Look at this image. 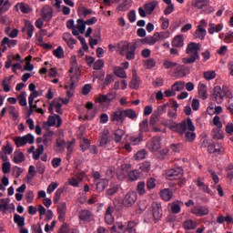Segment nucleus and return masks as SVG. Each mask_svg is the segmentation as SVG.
<instances>
[{
    "instance_id": "603ef678",
    "label": "nucleus",
    "mask_w": 233,
    "mask_h": 233,
    "mask_svg": "<svg viewBox=\"0 0 233 233\" xmlns=\"http://www.w3.org/2000/svg\"><path fill=\"white\" fill-rule=\"evenodd\" d=\"M52 103L56 114H63V110L61 109V106H63V104L61 103V98H55Z\"/></svg>"
},
{
    "instance_id": "c9c22d12",
    "label": "nucleus",
    "mask_w": 233,
    "mask_h": 233,
    "mask_svg": "<svg viewBox=\"0 0 233 233\" xmlns=\"http://www.w3.org/2000/svg\"><path fill=\"white\" fill-rule=\"evenodd\" d=\"M208 5H210V0H195L192 4L195 8L199 10H203Z\"/></svg>"
},
{
    "instance_id": "338daca9",
    "label": "nucleus",
    "mask_w": 233,
    "mask_h": 233,
    "mask_svg": "<svg viewBox=\"0 0 233 233\" xmlns=\"http://www.w3.org/2000/svg\"><path fill=\"white\" fill-rule=\"evenodd\" d=\"M17 99L19 101V105L20 106H26L27 103H26V93L25 92H22L18 96Z\"/></svg>"
},
{
    "instance_id": "39448f33",
    "label": "nucleus",
    "mask_w": 233,
    "mask_h": 233,
    "mask_svg": "<svg viewBox=\"0 0 233 233\" xmlns=\"http://www.w3.org/2000/svg\"><path fill=\"white\" fill-rule=\"evenodd\" d=\"M34 141H35V137H34V135L30 133L24 137H17L15 138V144L16 145L17 148H20V147H25V145H34Z\"/></svg>"
},
{
    "instance_id": "1a4fd4ad",
    "label": "nucleus",
    "mask_w": 233,
    "mask_h": 233,
    "mask_svg": "<svg viewBox=\"0 0 233 233\" xmlns=\"http://www.w3.org/2000/svg\"><path fill=\"white\" fill-rule=\"evenodd\" d=\"M167 179H181L183 177V169L181 167H175L166 172Z\"/></svg>"
},
{
    "instance_id": "09e8293b",
    "label": "nucleus",
    "mask_w": 233,
    "mask_h": 233,
    "mask_svg": "<svg viewBox=\"0 0 233 233\" xmlns=\"http://www.w3.org/2000/svg\"><path fill=\"white\" fill-rule=\"evenodd\" d=\"M130 5H132L131 0H125L117 6L118 12H127L130 8Z\"/></svg>"
},
{
    "instance_id": "423d86ee",
    "label": "nucleus",
    "mask_w": 233,
    "mask_h": 233,
    "mask_svg": "<svg viewBox=\"0 0 233 233\" xmlns=\"http://www.w3.org/2000/svg\"><path fill=\"white\" fill-rule=\"evenodd\" d=\"M136 201H137V193H136V191H130L125 195L122 200V205L128 208L132 207Z\"/></svg>"
},
{
    "instance_id": "dca6fc26",
    "label": "nucleus",
    "mask_w": 233,
    "mask_h": 233,
    "mask_svg": "<svg viewBox=\"0 0 233 233\" xmlns=\"http://www.w3.org/2000/svg\"><path fill=\"white\" fill-rule=\"evenodd\" d=\"M210 209L205 206H195L191 208V214L198 217L208 216Z\"/></svg>"
},
{
    "instance_id": "6e6d98bb",
    "label": "nucleus",
    "mask_w": 233,
    "mask_h": 233,
    "mask_svg": "<svg viewBox=\"0 0 233 233\" xmlns=\"http://www.w3.org/2000/svg\"><path fill=\"white\" fill-rule=\"evenodd\" d=\"M123 136H125V131L123 129L115 130L114 132L115 143H121V139H123Z\"/></svg>"
},
{
    "instance_id": "a878e982",
    "label": "nucleus",
    "mask_w": 233,
    "mask_h": 233,
    "mask_svg": "<svg viewBox=\"0 0 233 233\" xmlns=\"http://www.w3.org/2000/svg\"><path fill=\"white\" fill-rule=\"evenodd\" d=\"M53 139H54V132L47 131L43 136L42 143H44L45 147H50V145H52Z\"/></svg>"
},
{
    "instance_id": "052dcab7",
    "label": "nucleus",
    "mask_w": 233,
    "mask_h": 233,
    "mask_svg": "<svg viewBox=\"0 0 233 233\" xmlns=\"http://www.w3.org/2000/svg\"><path fill=\"white\" fill-rule=\"evenodd\" d=\"M182 205H183V202L181 201L173 202L171 204V211L173 212V214H179V212H181Z\"/></svg>"
},
{
    "instance_id": "e2e57ef3",
    "label": "nucleus",
    "mask_w": 233,
    "mask_h": 233,
    "mask_svg": "<svg viewBox=\"0 0 233 233\" xmlns=\"http://www.w3.org/2000/svg\"><path fill=\"white\" fill-rule=\"evenodd\" d=\"M110 141L108 140V133L105 131L100 135V147H106Z\"/></svg>"
},
{
    "instance_id": "cd10ccee",
    "label": "nucleus",
    "mask_w": 233,
    "mask_h": 233,
    "mask_svg": "<svg viewBox=\"0 0 233 233\" xmlns=\"http://www.w3.org/2000/svg\"><path fill=\"white\" fill-rule=\"evenodd\" d=\"M96 192H103L108 187V180L105 178H100L96 180Z\"/></svg>"
},
{
    "instance_id": "393cba45",
    "label": "nucleus",
    "mask_w": 233,
    "mask_h": 233,
    "mask_svg": "<svg viewBox=\"0 0 233 233\" xmlns=\"http://www.w3.org/2000/svg\"><path fill=\"white\" fill-rule=\"evenodd\" d=\"M208 152H209V154H214L215 156H219V154L223 152V147H221L219 144H210L208 147Z\"/></svg>"
},
{
    "instance_id": "7ed1b4c3",
    "label": "nucleus",
    "mask_w": 233,
    "mask_h": 233,
    "mask_svg": "<svg viewBox=\"0 0 233 233\" xmlns=\"http://www.w3.org/2000/svg\"><path fill=\"white\" fill-rule=\"evenodd\" d=\"M71 68L69 70V85L71 88H74L76 83L79 81V76H81V71L77 68V56H72L70 58Z\"/></svg>"
},
{
    "instance_id": "4d7b16f0",
    "label": "nucleus",
    "mask_w": 233,
    "mask_h": 233,
    "mask_svg": "<svg viewBox=\"0 0 233 233\" xmlns=\"http://www.w3.org/2000/svg\"><path fill=\"white\" fill-rule=\"evenodd\" d=\"M216 71L214 70H208L203 73V77L206 81H212V79H216Z\"/></svg>"
},
{
    "instance_id": "c85d7f7f",
    "label": "nucleus",
    "mask_w": 233,
    "mask_h": 233,
    "mask_svg": "<svg viewBox=\"0 0 233 233\" xmlns=\"http://www.w3.org/2000/svg\"><path fill=\"white\" fill-rule=\"evenodd\" d=\"M139 85H141V79L137 76L136 72H133V77L129 83V87L133 88L134 90H137V88H139Z\"/></svg>"
},
{
    "instance_id": "f3484780",
    "label": "nucleus",
    "mask_w": 233,
    "mask_h": 233,
    "mask_svg": "<svg viewBox=\"0 0 233 233\" xmlns=\"http://www.w3.org/2000/svg\"><path fill=\"white\" fill-rule=\"evenodd\" d=\"M57 214H58V220L61 221V223H64L66 218V202H61L57 206Z\"/></svg>"
},
{
    "instance_id": "b1692460",
    "label": "nucleus",
    "mask_w": 233,
    "mask_h": 233,
    "mask_svg": "<svg viewBox=\"0 0 233 233\" xmlns=\"http://www.w3.org/2000/svg\"><path fill=\"white\" fill-rule=\"evenodd\" d=\"M206 35H207V29H205V27H203L202 25H197V30L194 34V37L196 39H200V41H203Z\"/></svg>"
},
{
    "instance_id": "774afa93",
    "label": "nucleus",
    "mask_w": 233,
    "mask_h": 233,
    "mask_svg": "<svg viewBox=\"0 0 233 233\" xmlns=\"http://www.w3.org/2000/svg\"><path fill=\"white\" fill-rule=\"evenodd\" d=\"M136 227H137V223H136V221H129L127 223V228H126V232L128 231V233H136Z\"/></svg>"
},
{
    "instance_id": "72a5a7b5",
    "label": "nucleus",
    "mask_w": 233,
    "mask_h": 233,
    "mask_svg": "<svg viewBox=\"0 0 233 233\" xmlns=\"http://www.w3.org/2000/svg\"><path fill=\"white\" fill-rule=\"evenodd\" d=\"M183 228H185V230H194V229L198 228V222H196L192 219H187V220L184 221Z\"/></svg>"
},
{
    "instance_id": "9d476101",
    "label": "nucleus",
    "mask_w": 233,
    "mask_h": 233,
    "mask_svg": "<svg viewBox=\"0 0 233 233\" xmlns=\"http://www.w3.org/2000/svg\"><path fill=\"white\" fill-rule=\"evenodd\" d=\"M131 166L130 164H122L117 169H116V177L119 179V181H123L127 179V176H128V170H130Z\"/></svg>"
},
{
    "instance_id": "6e6552de",
    "label": "nucleus",
    "mask_w": 233,
    "mask_h": 233,
    "mask_svg": "<svg viewBox=\"0 0 233 233\" xmlns=\"http://www.w3.org/2000/svg\"><path fill=\"white\" fill-rule=\"evenodd\" d=\"M110 119L112 123H124L125 122V113L124 109L121 107H118L116 110L112 111L110 114Z\"/></svg>"
},
{
    "instance_id": "c03bdc74",
    "label": "nucleus",
    "mask_w": 233,
    "mask_h": 233,
    "mask_svg": "<svg viewBox=\"0 0 233 233\" xmlns=\"http://www.w3.org/2000/svg\"><path fill=\"white\" fill-rule=\"evenodd\" d=\"M157 37V41H165V39H168L170 37V32L168 31H162L155 33Z\"/></svg>"
},
{
    "instance_id": "0eeeda50",
    "label": "nucleus",
    "mask_w": 233,
    "mask_h": 233,
    "mask_svg": "<svg viewBox=\"0 0 233 233\" xmlns=\"http://www.w3.org/2000/svg\"><path fill=\"white\" fill-rule=\"evenodd\" d=\"M150 208L154 221H159L163 218V207H161V204L153 202Z\"/></svg>"
},
{
    "instance_id": "bf43d9fd",
    "label": "nucleus",
    "mask_w": 233,
    "mask_h": 233,
    "mask_svg": "<svg viewBox=\"0 0 233 233\" xmlns=\"http://www.w3.org/2000/svg\"><path fill=\"white\" fill-rule=\"evenodd\" d=\"M43 152H45V147L43 145H39L37 148L35 150V152L33 153V159L37 161V159L41 157V155L43 154Z\"/></svg>"
},
{
    "instance_id": "de8ad7c7",
    "label": "nucleus",
    "mask_w": 233,
    "mask_h": 233,
    "mask_svg": "<svg viewBox=\"0 0 233 233\" xmlns=\"http://www.w3.org/2000/svg\"><path fill=\"white\" fill-rule=\"evenodd\" d=\"M177 65L178 64L177 62H173L170 59H165L163 61V66L166 68V70H172V68H177Z\"/></svg>"
},
{
    "instance_id": "79ce46f5",
    "label": "nucleus",
    "mask_w": 233,
    "mask_h": 233,
    "mask_svg": "<svg viewBox=\"0 0 233 233\" xmlns=\"http://www.w3.org/2000/svg\"><path fill=\"white\" fill-rule=\"evenodd\" d=\"M140 177L141 174L139 173V171H137V169H134L127 173L128 181H137V179H139Z\"/></svg>"
},
{
    "instance_id": "7c9ffc66",
    "label": "nucleus",
    "mask_w": 233,
    "mask_h": 233,
    "mask_svg": "<svg viewBox=\"0 0 233 233\" xmlns=\"http://www.w3.org/2000/svg\"><path fill=\"white\" fill-rule=\"evenodd\" d=\"M25 159V157L24 152H22L21 150L15 151L13 161L15 163V165H19V163H23Z\"/></svg>"
},
{
    "instance_id": "864d4df0",
    "label": "nucleus",
    "mask_w": 233,
    "mask_h": 233,
    "mask_svg": "<svg viewBox=\"0 0 233 233\" xmlns=\"http://www.w3.org/2000/svg\"><path fill=\"white\" fill-rule=\"evenodd\" d=\"M14 223H15V225H17L19 228H23V227H25V217H21L20 215L15 214Z\"/></svg>"
},
{
    "instance_id": "e433bc0d",
    "label": "nucleus",
    "mask_w": 233,
    "mask_h": 233,
    "mask_svg": "<svg viewBox=\"0 0 233 233\" xmlns=\"http://www.w3.org/2000/svg\"><path fill=\"white\" fill-rule=\"evenodd\" d=\"M142 141H143V133L141 132H138L137 135H134L129 138L130 145H134V146L139 145V143Z\"/></svg>"
},
{
    "instance_id": "2f4dec72",
    "label": "nucleus",
    "mask_w": 233,
    "mask_h": 233,
    "mask_svg": "<svg viewBox=\"0 0 233 233\" xmlns=\"http://www.w3.org/2000/svg\"><path fill=\"white\" fill-rule=\"evenodd\" d=\"M142 45H149V46H154L156 43H157V38L156 34L152 36H146L145 38L140 39Z\"/></svg>"
},
{
    "instance_id": "ddd939ff",
    "label": "nucleus",
    "mask_w": 233,
    "mask_h": 233,
    "mask_svg": "<svg viewBox=\"0 0 233 233\" xmlns=\"http://www.w3.org/2000/svg\"><path fill=\"white\" fill-rule=\"evenodd\" d=\"M147 147L148 150H150V152H159V150H161V139L153 137L147 142Z\"/></svg>"
},
{
    "instance_id": "4be33fe9",
    "label": "nucleus",
    "mask_w": 233,
    "mask_h": 233,
    "mask_svg": "<svg viewBox=\"0 0 233 233\" xmlns=\"http://www.w3.org/2000/svg\"><path fill=\"white\" fill-rule=\"evenodd\" d=\"M35 28L34 27V25L32 22L25 20V27L22 28V32H26L28 35V39H31L32 35H34V30Z\"/></svg>"
},
{
    "instance_id": "4c0bfd02",
    "label": "nucleus",
    "mask_w": 233,
    "mask_h": 233,
    "mask_svg": "<svg viewBox=\"0 0 233 233\" xmlns=\"http://www.w3.org/2000/svg\"><path fill=\"white\" fill-rule=\"evenodd\" d=\"M111 232L125 233L127 232V228L123 223L116 222V224L111 228Z\"/></svg>"
},
{
    "instance_id": "9b49d317",
    "label": "nucleus",
    "mask_w": 233,
    "mask_h": 233,
    "mask_svg": "<svg viewBox=\"0 0 233 233\" xmlns=\"http://www.w3.org/2000/svg\"><path fill=\"white\" fill-rule=\"evenodd\" d=\"M188 74H190V67L177 64V68L174 71L175 77L181 79L182 77H187Z\"/></svg>"
},
{
    "instance_id": "f03ea898",
    "label": "nucleus",
    "mask_w": 233,
    "mask_h": 233,
    "mask_svg": "<svg viewBox=\"0 0 233 233\" xmlns=\"http://www.w3.org/2000/svg\"><path fill=\"white\" fill-rule=\"evenodd\" d=\"M201 51V44L191 42L187 45L186 53L187 54V57L182 58V63L184 65H192V63H196L199 59V52Z\"/></svg>"
},
{
    "instance_id": "a19ab883",
    "label": "nucleus",
    "mask_w": 233,
    "mask_h": 233,
    "mask_svg": "<svg viewBox=\"0 0 233 233\" xmlns=\"http://www.w3.org/2000/svg\"><path fill=\"white\" fill-rule=\"evenodd\" d=\"M58 233H79V230L76 228H70V226H68V224H63L59 228Z\"/></svg>"
},
{
    "instance_id": "5fc2aeb1",
    "label": "nucleus",
    "mask_w": 233,
    "mask_h": 233,
    "mask_svg": "<svg viewBox=\"0 0 233 233\" xmlns=\"http://www.w3.org/2000/svg\"><path fill=\"white\" fill-rule=\"evenodd\" d=\"M125 117H128L129 119H137V114L132 108L124 109V118Z\"/></svg>"
},
{
    "instance_id": "0e129e2a",
    "label": "nucleus",
    "mask_w": 233,
    "mask_h": 233,
    "mask_svg": "<svg viewBox=\"0 0 233 233\" xmlns=\"http://www.w3.org/2000/svg\"><path fill=\"white\" fill-rule=\"evenodd\" d=\"M36 97H39V91H33L28 97L29 107L31 110L34 108V99Z\"/></svg>"
},
{
    "instance_id": "69168bd1",
    "label": "nucleus",
    "mask_w": 233,
    "mask_h": 233,
    "mask_svg": "<svg viewBox=\"0 0 233 233\" xmlns=\"http://www.w3.org/2000/svg\"><path fill=\"white\" fill-rule=\"evenodd\" d=\"M172 90L176 92H181V90H183L185 88V82H176L175 84L172 85L171 86Z\"/></svg>"
},
{
    "instance_id": "473e14b6",
    "label": "nucleus",
    "mask_w": 233,
    "mask_h": 233,
    "mask_svg": "<svg viewBox=\"0 0 233 233\" xmlns=\"http://www.w3.org/2000/svg\"><path fill=\"white\" fill-rule=\"evenodd\" d=\"M170 106L168 103L163 104L161 106H158L157 110H155L153 117H159V116H163L167 112V108Z\"/></svg>"
},
{
    "instance_id": "412c9836",
    "label": "nucleus",
    "mask_w": 233,
    "mask_h": 233,
    "mask_svg": "<svg viewBox=\"0 0 233 233\" xmlns=\"http://www.w3.org/2000/svg\"><path fill=\"white\" fill-rule=\"evenodd\" d=\"M114 207L109 206L106 210L105 221L107 225H112L115 221L114 218Z\"/></svg>"
},
{
    "instance_id": "f704fd0d",
    "label": "nucleus",
    "mask_w": 233,
    "mask_h": 233,
    "mask_svg": "<svg viewBox=\"0 0 233 233\" xmlns=\"http://www.w3.org/2000/svg\"><path fill=\"white\" fill-rule=\"evenodd\" d=\"M15 10H17V12H22V14H30V12H32V9H30V7L25 5V3H18L15 5Z\"/></svg>"
},
{
    "instance_id": "f8f14e48",
    "label": "nucleus",
    "mask_w": 233,
    "mask_h": 233,
    "mask_svg": "<svg viewBox=\"0 0 233 233\" xmlns=\"http://www.w3.org/2000/svg\"><path fill=\"white\" fill-rule=\"evenodd\" d=\"M95 101L96 103H99L101 108L106 110L110 106V103H112V98H110V95H100Z\"/></svg>"
},
{
    "instance_id": "aec40b11",
    "label": "nucleus",
    "mask_w": 233,
    "mask_h": 233,
    "mask_svg": "<svg viewBox=\"0 0 233 233\" xmlns=\"http://www.w3.org/2000/svg\"><path fill=\"white\" fill-rule=\"evenodd\" d=\"M54 14V10L52 9V7H50V5H45L42 8V18L44 19V21H50L52 19Z\"/></svg>"
},
{
    "instance_id": "37998d69",
    "label": "nucleus",
    "mask_w": 233,
    "mask_h": 233,
    "mask_svg": "<svg viewBox=\"0 0 233 233\" xmlns=\"http://www.w3.org/2000/svg\"><path fill=\"white\" fill-rule=\"evenodd\" d=\"M5 45H6L8 46V48H14V46H15V45H17V41L12 40L5 36L3 38L2 42H1V46H5Z\"/></svg>"
},
{
    "instance_id": "8fccbe9b",
    "label": "nucleus",
    "mask_w": 233,
    "mask_h": 233,
    "mask_svg": "<svg viewBox=\"0 0 233 233\" xmlns=\"http://www.w3.org/2000/svg\"><path fill=\"white\" fill-rule=\"evenodd\" d=\"M172 45L174 46H177V48L183 46V45H185V41L183 40V35H178L175 36L172 41Z\"/></svg>"
},
{
    "instance_id": "13d9d810",
    "label": "nucleus",
    "mask_w": 233,
    "mask_h": 233,
    "mask_svg": "<svg viewBox=\"0 0 233 233\" xmlns=\"http://www.w3.org/2000/svg\"><path fill=\"white\" fill-rule=\"evenodd\" d=\"M92 218V213L89 210L84 209L80 212L79 218L81 221H90Z\"/></svg>"
},
{
    "instance_id": "58836bf2",
    "label": "nucleus",
    "mask_w": 233,
    "mask_h": 233,
    "mask_svg": "<svg viewBox=\"0 0 233 233\" xmlns=\"http://www.w3.org/2000/svg\"><path fill=\"white\" fill-rule=\"evenodd\" d=\"M212 136L214 139H223L225 137V132L221 130L219 127L213 128L212 130Z\"/></svg>"
},
{
    "instance_id": "bb28decb",
    "label": "nucleus",
    "mask_w": 233,
    "mask_h": 233,
    "mask_svg": "<svg viewBox=\"0 0 233 233\" xmlns=\"http://www.w3.org/2000/svg\"><path fill=\"white\" fill-rule=\"evenodd\" d=\"M7 112L13 121H17V119H19V109L15 108V106H7Z\"/></svg>"
},
{
    "instance_id": "c756f323",
    "label": "nucleus",
    "mask_w": 233,
    "mask_h": 233,
    "mask_svg": "<svg viewBox=\"0 0 233 233\" xmlns=\"http://www.w3.org/2000/svg\"><path fill=\"white\" fill-rule=\"evenodd\" d=\"M221 30H223V25L222 24H218V25H215L213 23H210L208 25V34H210L211 35L213 34H218L219 32H221Z\"/></svg>"
},
{
    "instance_id": "5701e85b",
    "label": "nucleus",
    "mask_w": 233,
    "mask_h": 233,
    "mask_svg": "<svg viewBox=\"0 0 233 233\" xmlns=\"http://www.w3.org/2000/svg\"><path fill=\"white\" fill-rule=\"evenodd\" d=\"M63 40L65 43H66L67 46L71 48V50H73L74 45L77 43V40L74 39V37H72V34L70 33H65L63 35Z\"/></svg>"
},
{
    "instance_id": "4468645a",
    "label": "nucleus",
    "mask_w": 233,
    "mask_h": 233,
    "mask_svg": "<svg viewBox=\"0 0 233 233\" xmlns=\"http://www.w3.org/2000/svg\"><path fill=\"white\" fill-rule=\"evenodd\" d=\"M225 92L221 89L220 86H215L213 91V100L216 101L218 105H221L225 99Z\"/></svg>"
},
{
    "instance_id": "20e7f679",
    "label": "nucleus",
    "mask_w": 233,
    "mask_h": 233,
    "mask_svg": "<svg viewBox=\"0 0 233 233\" xmlns=\"http://www.w3.org/2000/svg\"><path fill=\"white\" fill-rule=\"evenodd\" d=\"M158 3L156 0L146 3L143 7L138 8V14L140 17H147V15H152V12L156 10V6H157Z\"/></svg>"
},
{
    "instance_id": "6ab92c4d",
    "label": "nucleus",
    "mask_w": 233,
    "mask_h": 233,
    "mask_svg": "<svg viewBox=\"0 0 233 233\" xmlns=\"http://www.w3.org/2000/svg\"><path fill=\"white\" fill-rule=\"evenodd\" d=\"M47 125L48 127H55V125H56L57 128H59V127L63 125V120L58 115L49 116L47 119Z\"/></svg>"
},
{
    "instance_id": "ea45409f",
    "label": "nucleus",
    "mask_w": 233,
    "mask_h": 233,
    "mask_svg": "<svg viewBox=\"0 0 233 233\" xmlns=\"http://www.w3.org/2000/svg\"><path fill=\"white\" fill-rule=\"evenodd\" d=\"M160 196L164 201H170L174 194L172 193V191H170V189L165 188L160 192Z\"/></svg>"
},
{
    "instance_id": "a211bd4d",
    "label": "nucleus",
    "mask_w": 233,
    "mask_h": 233,
    "mask_svg": "<svg viewBox=\"0 0 233 233\" xmlns=\"http://www.w3.org/2000/svg\"><path fill=\"white\" fill-rule=\"evenodd\" d=\"M85 179V173L81 172L77 175H75V177L68 178V184L71 187H79V183Z\"/></svg>"
},
{
    "instance_id": "680f3d73",
    "label": "nucleus",
    "mask_w": 233,
    "mask_h": 233,
    "mask_svg": "<svg viewBox=\"0 0 233 233\" xmlns=\"http://www.w3.org/2000/svg\"><path fill=\"white\" fill-rule=\"evenodd\" d=\"M10 205V198H2L0 199V210L2 212H6L8 210Z\"/></svg>"
},
{
    "instance_id": "2eb2a0df",
    "label": "nucleus",
    "mask_w": 233,
    "mask_h": 233,
    "mask_svg": "<svg viewBox=\"0 0 233 233\" xmlns=\"http://www.w3.org/2000/svg\"><path fill=\"white\" fill-rule=\"evenodd\" d=\"M85 28H86V25L85 24V20L79 18L76 20V25H75L72 34L73 35H79L80 34H85Z\"/></svg>"
},
{
    "instance_id": "f257e3e1",
    "label": "nucleus",
    "mask_w": 233,
    "mask_h": 233,
    "mask_svg": "<svg viewBox=\"0 0 233 233\" xmlns=\"http://www.w3.org/2000/svg\"><path fill=\"white\" fill-rule=\"evenodd\" d=\"M162 125L168 127L172 132H177L186 143H192L196 139V126H194V122L190 117L182 120L180 123L173 122L168 124V122L164 121Z\"/></svg>"
},
{
    "instance_id": "a18cd8bd",
    "label": "nucleus",
    "mask_w": 233,
    "mask_h": 233,
    "mask_svg": "<svg viewBox=\"0 0 233 233\" xmlns=\"http://www.w3.org/2000/svg\"><path fill=\"white\" fill-rule=\"evenodd\" d=\"M197 185L200 190L206 192V194H210V188H208V186H207L205 182H203V179H201V177L198 178Z\"/></svg>"
},
{
    "instance_id": "49530a36",
    "label": "nucleus",
    "mask_w": 233,
    "mask_h": 233,
    "mask_svg": "<svg viewBox=\"0 0 233 233\" xmlns=\"http://www.w3.org/2000/svg\"><path fill=\"white\" fill-rule=\"evenodd\" d=\"M198 95L201 99H207L208 97V94L207 93V86H205V84L198 85Z\"/></svg>"
},
{
    "instance_id": "3c124183",
    "label": "nucleus",
    "mask_w": 233,
    "mask_h": 233,
    "mask_svg": "<svg viewBox=\"0 0 233 233\" xmlns=\"http://www.w3.org/2000/svg\"><path fill=\"white\" fill-rule=\"evenodd\" d=\"M113 72L116 77H120L121 79L127 78V72H125L123 68L119 66H115Z\"/></svg>"
}]
</instances>
